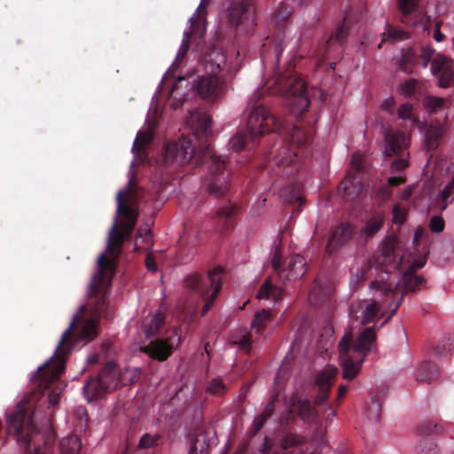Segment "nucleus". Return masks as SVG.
<instances>
[{
  "label": "nucleus",
  "instance_id": "64",
  "mask_svg": "<svg viewBox=\"0 0 454 454\" xmlns=\"http://www.w3.org/2000/svg\"><path fill=\"white\" fill-rule=\"evenodd\" d=\"M348 387L344 385H340L338 388L337 398L341 399L347 393Z\"/></svg>",
  "mask_w": 454,
  "mask_h": 454
},
{
  "label": "nucleus",
  "instance_id": "32",
  "mask_svg": "<svg viewBox=\"0 0 454 454\" xmlns=\"http://www.w3.org/2000/svg\"><path fill=\"white\" fill-rule=\"evenodd\" d=\"M273 297L275 301L280 299L281 297V291L277 290L275 286L270 283V279H266L264 283L262 285L260 289L258 290L256 294V298L259 300L262 299H269L270 297Z\"/></svg>",
  "mask_w": 454,
  "mask_h": 454
},
{
  "label": "nucleus",
  "instance_id": "37",
  "mask_svg": "<svg viewBox=\"0 0 454 454\" xmlns=\"http://www.w3.org/2000/svg\"><path fill=\"white\" fill-rule=\"evenodd\" d=\"M400 89L405 97H412L420 89L419 82L414 78L408 79L401 84Z\"/></svg>",
  "mask_w": 454,
  "mask_h": 454
},
{
  "label": "nucleus",
  "instance_id": "49",
  "mask_svg": "<svg viewBox=\"0 0 454 454\" xmlns=\"http://www.w3.org/2000/svg\"><path fill=\"white\" fill-rule=\"evenodd\" d=\"M232 343L238 345L240 349L248 353L252 345L251 335L250 333L243 334L239 340H232Z\"/></svg>",
  "mask_w": 454,
  "mask_h": 454
},
{
  "label": "nucleus",
  "instance_id": "6",
  "mask_svg": "<svg viewBox=\"0 0 454 454\" xmlns=\"http://www.w3.org/2000/svg\"><path fill=\"white\" fill-rule=\"evenodd\" d=\"M205 67L210 72L208 75L198 77L194 87L198 94L207 99H215L221 95L223 90V82L216 76L226 63V57L221 49L212 47L204 55Z\"/></svg>",
  "mask_w": 454,
  "mask_h": 454
},
{
  "label": "nucleus",
  "instance_id": "26",
  "mask_svg": "<svg viewBox=\"0 0 454 454\" xmlns=\"http://www.w3.org/2000/svg\"><path fill=\"white\" fill-rule=\"evenodd\" d=\"M454 176L449 182L442 191L437 195L434 201L433 202V207L435 210L444 211L447 207L454 201Z\"/></svg>",
  "mask_w": 454,
  "mask_h": 454
},
{
  "label": "nucleus",
  "instance_id": "3",
  "mask_svg": "<svg viewBox=\"0 0 454 454\" xmlns=\"http://www.w3.org/2000/svg\"><path fill=\"white\" fill-rule=\"evenodd\" d=\"M7 433L15 437L18 444L24 449V454L54 453V434L40 432L27 409H19L8 418Z\"/></svg>",
  "mask_w": 454,
  "mask_h": 454
},
{
  "label": "nucleus",
  "instance_id": "36",
  "mask_svg": "<svg viewBox=\"0 0 454 454\" xmlns=\"http://www.w3.org/2000/svg\"><path fill=\"white\" fill-rule=\"evenodd\" d=\"M185 82V79L184 77H180L178 81H176L170 90L169 93V98L173 99L171 106L174 109H177L183 106L184 98L183 94H178L177 90L178 86L181 82Z\"/></svg>",
  "mask_w": 454,
  "mask_h": 454
},
{
  "label": "nucleus",
  "instance_id": "61",
  "mask_svg": "<svg viewBox=\"0 0 454 454\" xmlns=\"http://www.w3.org/2000/svg\"><path fill=\"white\" fill-rule=\"evenodd\" d=\"M425 264H426V259H421V260L413 262L409 266L408 269H414V273H415L418 269L423 268Z\"/></svg>",
  "mask_w": 454,
  "mask_h": 454
},
{
  "label": "nucleus",
  "instance_id": "10",
  "mask_svg": "<svg viewBox=\"0 0 454 454\" xmlns=\"http://www.w3.org/2000/svg\"><path fill=\"white\" fill-rule=\"evenodd\" d=\"M247 129L249 138L255 142L266 134L280 131L281 122L264 106L258 105L253 107L247 117Z\"/></svg>",
  "mask_w": 454,
  "mask_h": 454
},
{
  "label": "nucleus",
  "instance_id": "4",
  "mask_svg": "<svg viewBox=\"0 0 454 454\" xmlns=\"http://www.w3.org/2000/svg\"><path fill=\"white\" fill-rule=\"evenodd\" d=\"M377 335L372 327L364 328L351 347L352 335L346 334L339 343L342 376L351 380L358 374L361 364L369 352L375 348Z\"/></svg>",
  "mask_w": 454,
  "mask_h": 454
},
{
  "label": "nucleus",
  "instance_id": "20",
  "mask_svg": "<svg viewBox=\"0 0 454 454\" xmlns=\"http://www.w3.org/2000/svg\"><path fill=\"white\" fill-rule=\"evenodd\" d=\"M355 234V227L348 223H341L332 231L325 251L333 254L346 245Z\"/></svg>",
  "mask_w": 454,
  "mask_h": 454
},
{
  "label": "nucleus",
  "instance_id": "33",
  "mask_svg": "<svg viewBox=\"0 0 454 454\" xmlns=\"http://www.w3.org/2000/svg\"><path fill=\"white\" fill-rule=\"evenodd\" d=\"M271 318V313L270 310L262 309L254 315L252 322V330L256 333H261L265 328L266 322Z\"/></svg>",
  "mask_w": 454,
  "mask_h": 454
},
{
  "label": "nucleus",
  "instance_id": "59",
  "mask_svg": "<svg viewBox=\"0 0 454 454\" xmlns=\"http://www.w3.org/2000/svg\"><path fill=\"white\" fill-rule=\"evenodd\" d=\"M434 354L437 356H445V346L443 344H437L433 347Z\"/></svg>",
  "mask_w": 454,
  "mask_h": 454
},
{
  "label": "nucleus",
  "instance_id": "14",
  "mask_svg": "<svg viewBox=\"0 0 454 454\" xmlns=\"http://www.w3.org/2000/svg\"><path fill=\"white\" fill-rule=\"evenodd\" d=\"M403 260V254L399 240L393 236L387 237L382 241L380 254L376 256L377 263L387 267L386 271L401 270Z\"/></svg>",
  "mask_w": 454,
  "mask_h": 454
},
{
  "label": "nucleus",
  "instance_id": "48",
  "mask_svg": "<svg viewBox=\"0 0 454 454\" xmlns=\"http://www.w3.org/2000/svg\"><path fill=\"white\" fill-rule=\"evenodd\" d=\"M397 2L400 12L405 16L411 14L418 6V0H398Z\"/></svg>",
  "mask_w": 454,
  "mask_h": 454
},
{
  "label": "nucleus",
  "instance_id": "39",
  "mask_svg": "<svg viewBox=\"0 0 454 454\" xmlns=\"http://www.w3.org/2000/svg\"><path fill=\"white\" fill-rule=\"evenodd\" d=\"M381 414V404L376 398H372L367 405L366 415L370 420L377 421Z\"/></svg>",
  "mask_w": 454,
  "mask_h": 454
},
{
  "label": "nucleus",
  "instance_id": "23",
  "mask_svg": "<svg viewBox=\"0 0 454 454\" xmlns=\"http://www.w3.org/2000/svg\"><path fill=\"white\" fill-rule=\"evenodd\" d=\"M237 207L228 202V204L221 207L215 215V222L217 228L221 231H230L233 230L235 225V215Z\"/></svg>",
  "mask_w": 454,
  "mask_h": 454
},
{
  "label": "nucleus",
  "instance_id": "9",
  "mask_svg": "<svg viewBox=\"0 0 454 454\" xmlns=\"http://www.w3.org/2000/svg\"><path fill=\"white\" fill-rule=\"evenodd\" d=\"M121 372L114 362L106 363L96 377H90L83 387V394L89 402L103 397L120 384Z\"/></svg>",
  "mask_w": 454,
  "mask_h": 454
},
{
  "label": "nucleus",
  "instance_id": "47",
  "mask_svg": "<svg viewBox=\"0 0 454 454\" xmlns=\"http://www.w3.org/2000/svg\"><path fill=\"white\" fill-rule=\"evenodd\" d=\"M247 143V136L243 133L236 134L230 141V146L233 151L239 152L245 148Z\"/></svg>",
  "mask_w": 454,
  "mask_h": 454
},
{
  "label": "nucleus",
  "instance_id": "51",
  "mask_svg": "<svg viewBox=\"0 0 454 454\" xmlns=\"http://www.w3.org/2000/svg\"><path fill=\"white\" fill-rule=\"evenodd\" d=\"M430 230L433 232H441L444 229V221L441 216H433L429 224Z\"/></svg>",
  "mask_w": 454,
  "mask_h": 454
},
{
  "label": "nucleus",
  "instance_id": "12",
  "mask_svg": "<svg viewBox=\"0 0 454 454\" xmlns=\"http://www.w3.org/2000/svg\"><path fill=\"white\" fill-rule=\"evenodd\" d=\"M309 138L307 132L294 128L291 135V143L281 142L278 148L270 153V161L279 167L289 166L298 157V147L305 146Z\"/></svg>",
  "mask_w": 454,
  "mask_h": 454
},
{
  "label": "nucleus",
  "instance_id": "19",
  "mask_svg": "<svg viewBox=\"0 0 454 454\" xmlns=\"http://www.w3.org/2000/svg\"><path fill=\"white\" fill-rule=\"evenodd\" d=\"M337 373V368L333 366H326L317 376L316 385L318 387V391L315 398V403L317 405H321L327 401Z\"/></svg>",
  "mask_w": 454,
  "mask_h": 454
},
{
  "label": "nucleus",
  "instance_id": "46",
  "mask_svg": "<svg viewBox=\"0 0 454 454\" xmlns=\"http://www.w3.org/2000/svg\"><path fill=\"white\" fill-rule=\"evenodd\" d=\"M434 54V49L430 46V45H427V46H423L421 48V51H420V53L419 55V59H420V64H421V67L426 68L427 67L428 64L432 61L434 59L433 56Z\"/></svg>",
  "mask_w": 454,
  "mask_h": 454
},
{
  "label": "nucleus",
  "instance_id": "57",
  "mask_svg": "<svg viewBox=\"0 0 454 454\" xmlns=\"http://www.w3.org/2000/svg\"><path fill=\"white\" fill-rule=\"evenodd\" d=\"M404 181H405L404 177H402V176H392V177L388 178L387 184L390 186H398L401 184H403Z\"/></svg>",
  "mask_w": 454,
  "mask_h": 454
},
{
  "label": "nucleus",
  "instance_id": "27",
  "mask_svg": "<svg viewBox=\"0 0 454 454\" xmlns=\"http://www.w3.org/2000/svg\"><path fill=\"white\" fill-rule=\"evenodd\" d=\"M164 325V315L157 312L151 317H146L143 322V330L147 338H151L160 333Z\"/></svg>",
  "mask_w": 454,
  "mask_h": 454
},
{
  "label": "nucleus",
  "instance_id": "2",
  "mask_svg": "<svg viewBox=\"0 0 454 454\" xmlns=\"http://www.w3.org/2000/svg\"><path fill=\"white\" fill-rule=\"evenodd\" d=\"M192 126V137L182 136L177 141L166 145L163 153V163L169 167L174 163L186 165L194 162L199 166L208 163L210 178L207 189L210 194L215 197H223L229 191L228 164L224 159L216 156L207 142V135L210 132L211 117L206 112L195 111L191 113Z\"/></svg>",
  "mask_w": 454,
  "mask_h": 454
},
{
  "label": "nucleus",
  "instance_id": "13",
  "mask_svg": "<svg viewBox=\"0 0 454 454\" xmlns=\"http://www.w3.org/2000/svg\"><path fill=\"white\" fill-rule=\"evenodd\" d=\"M228 20L231 26L249 33L256 26L254 0H241L231 4L228 12Z\"/></svg>",
  "mask_w": 454,
  "mask_h": 454
},
{
  "label": "nucleus",
  "instance_id": "54",
  "mask_svg": "<svg viewBox=\"0 0 454 454\" xmlns=\"http://www.w3.org/2000/svg\"><path fill=\"white\" fill-rule=\"evenodd\" d=\"M393 218L394 222L396 223H403L405 221L404 213L397 206L393 209Z\"/></svg>",
  "mask_w": 454,
  "mask_h": 454
},
{
  "label": "nucleus",
  "instance_id": "11",
  "mask_svg": "<svg viewBox=\"0 0 454 454\" xmlns=\"http://www.w3.org/2000/svg\"><path fill=\"white\" fill-rule=\"evenodd\" d=\"M384 140L386 157H397L390 165L391 171L396 173L404 170L409 166V137L400 130H387L384 134Z\"/></svg>",
  "mask_w": 454,
  "mask_h": 454
},
{
  "label": "nucleus",
  "instance_id": "28",
  "mask_svg": "<svg viewBox=\"0 0 454 454\" xmlns=\"http://www.w3.org/2000/svg\"><path fill=\"white\" fill-rule=\"evenodd\" d=\"M442 129L441 126L430 125L425 134V144L428 152L437 148L442 137Z\"/></svg>",
  "mask_w": 454,
  "mask_h": 454
},
{
  "label": "nucleus",
  "instance_id": "55",
  "mask_svg": "<svg viewBox=\"0 0 454 454\" xmlns=\"http://www.w3.org/2000/svg\"><path fill=\"white\" fill-rule=\"evenodd\" d=\"M275 400H272L270 401V403H268L262 412L261 413V415L265 418L266 419H268L274 412V410H275Z\"/></svg>",
  "mask_w": 454,
  "mask_h": 454
},
{
  "label": "nucleus",
  "instance_id": "1",
  "mask_svg": "<svg viewBox=\"0 0 454 454\" xmlns=\"http://www.w3.org/2000/svg\"><path fill=\"white\" fill-rule=\"evenodd\" d=\"M132 186L133 179H130L129 188L125 192L119 191L116 196L117 215L121 221L115 217L108 233L106 253L109 257L102 254L98 259V269L90 286V317L82 319L86 311L84 306L80 308V314L74 316L51 360L40 366L33 376V382L40 388H49L52 382L60 378L65 372L69 353L94 340L98 334L99 319L108 318L112 315L108 295L114 275V261L120 256L124 241L130 238L138 217L137 208L129 203Z\"/></svg>",
  "mask_w": 454,
  "mask_h": 454
},
{
  "label": "nucleus",
  "instance_id": "30",
  "mask_svg": "<svg viewBox=\"0 0 454 454\" xmlns=\"http://www.w3.org/2000/svg\"><path fill=\"white\" fill-rule=\"evenodd\" d=\"M383 224L384 217L382 215H373L366 221L364 227L362 230V234L364 236L365 239L368 240L382 228Z\"/></svg>",
  "mask_w": 454,
  "mask_h": 454
},
{
  "label": "nucleus",
  "instance_id": "22",
  "mask_svg": "<svg viewBox=\"0 0 454 454\" xmlns=\"http://www.w3.org/2000/svg\"><path fill=\"white\" fill-rule=\"evenodd\" d=\"M291 412H295L305 422L311 423L316 419L317 411L309 400L293 395L291 398Z\"/></svg>",
  "mask_w": 454,
  "mask_h": 454
},
{
  "label": "nucleus",
  "instance_id": "50",
  "mask_svg": "<svg viewBox=\"0 0 454 454\" xmlns=\"http://www.w3.org/2000/svg\"><path fill=\"white\" fill-rule=\"evenodd\" d=\"M387 36L394 41L403 40L408 38L407 33L399 28L389 27L387 29Z\"/></svg>",
  "mask_w": 454,
  "mask_h": 454
},
{
  "label": "nucleus",
  "instance_id": "58",
  "mask_svg": "<svg viewBox=\"0 0 454 454\" xmlns=\"http://www.w3.org/2000/svg\"><path fill=\"white\" fill-rule=\"evenodd\" d=\"M351 163L358 171H362L364 169V166L359 156L354 155L352 157Z\"/></svg>",
  "mask_w": 454,
  "mask_h": 454
},
{
  "label": "nucleus",
  "instance_id": "21",
  "mask_svg": "<svg viewBox=\"0 0 454 454\" xmlns=\"http://www.w3.org/2000/svg\"><path fill=\"white\" fill-rule=\"evenodd\" d=\"M173 344L168 339L160 338L151 340L147 345L140 348L141 352L160 362L167 360L173 353Z\"/></svg>",
  "mask_w": 454,
  "mask_h": 454
},
{
  "label": "nucleus",
  "instance_id": "60",
  "mask_svg": "<svg viewBox=\"0 0 454 454\" xmlns=\"http://www.w3.org/2000/svg\"><path fill=\"white\" fill-rule=\"evenodd\" d=\"M444 37L445 35L441 32L440 24L438 23L434 32V39L436 42H442L443 41Z\"/></svg>",
  "mask_w": 454,
  "mask_h": 454
},
{
  "label": "nucleus",
  "instance_id": "29",
  "mask_svg": "<svg viewBox=\"0 0 454 454\" xmlns=\"http://www.w3.org/2000/svg\"><path fill=\"white\" fill-rule=\"evenodd\" d=\"M81 447V440L75 434L68 435L61 439L59 442L61 454H78Z\"/></svg>",
  "mask_w": 454,
  "mask_h": 454
},
{
  "label": "nucleus",
  "instance_id": "7",
  "mask_svg": "<svg viewBox=\"0 0 454 454\" xmlns=\"http://www.w3.org/2000/svg\"><path fill=\"white\" fill-rule=\"evenodd\" d=\"M223 273V269L218 266L209 270L207 276L193 272L184 279V286L205 301L201 311L202 316L209 311L222 288L221 276Z\"/></svg>",
  "mask_w": 454,
  "mask_h": 454
},
{
  "label": "nucleus",
  "instance_id": "18",
  "mask_svg": "<svg viewBox=\"0 0 454 454\" xmlns=\"http://www.w3.org/2000/svg\"><path fill=\"white\" fill-rule=\"evenodd\" d=\"M431 72L438 79V86L449 88L454 85L453 61L450 58L438 54L431 64Z\"/></svg>",
  "mask_w": 454,
  "mask_h": 454
},
{
  "label": "nucleus",
  "instance_id": "62",
  "mask_svg": "<svg viewBox=\"0 0 454 454\" xmlns=\"http://www.w3.org/2000/svg\"><path fill=\"white\" fill-rule=\"evenodd\" d=\"M50 403L54 406L56 405L59 401V394H56L54 392L50 393L48 396Z\"/></svg>",
  "mask_w": 454,
  "mask_h": 454
},
{
  "label": "nucleus",
  "instance_id": "38",
  "mask_svg": "<svg viewBox=\"0 0 454 454\" xmlns=\"http://www.w3.org/2000/svg\"><path fill=\"white\" fill-rule=\"evenodd\" d=\"M418 454H438V449L432 438H425L417 447Z\"/></svg>",
  "mask_w": 454,
  "mask_h": 454
},
{
  "label": "nucleus",
  "instance_id": "42",
  "mask_svg": "<svg viewBox=\"0 0 454 454\" xmlns=\"http://www.w3.org/2000/svg\"><path fill=\"white\" fill-rule=\"evenodd\" d=\"M305 442L304 437L296 434H287L282 439V447L284 450L302 445Z\"/></svg>",
  "mask_w": 454,
  "mask_h": 454
},
{
  "label": "nucleus",
  "instance_id": "35",
  "mask_svg": "<svg viewBox=\"0 0 454 454\" xmlns=\"http://www.w3.org/2000/svg\"><path fill=\"white\" fill-rule=\"evenodd\" d=\"M162 442V434H144L138 442L139 449H151L157 447Z\"/></svg>",
  "mask_w": 454,
  "mask_h": 454
},
{
  "label": "nucleus",
  "instance_id": "24",
  "mask_svg": "<svg viewBox=\"0 0 454 454\" xmlns=\"http://www.w3.org/2000/svg\"><path fill=\"white\" fill-rule=\"evenodd\" d=\"M191 446L189 454H206L208 449V437L206 432L200 428H194L189 434Z\"/></svg>",
  "mask_w": 454,
  "mask_h": 454
},
{
  "label": "nucleus",
  "instance_id": "53",
  "mask_svg": "<svg viewBox=\"0 0 454 454\" xmlns=\"http://www.w3.org/2000/svg\"><path fill=\"white\" fill-rule=\"evenodd\" d=\"M137 237L142 238L144 242L149 243L151 240V231L148 226H140L137 231Z\"/></svg>",
  "mask_w": 454,
  "mask_h": 454
},
{
  "label": "nucleus",
  "instance_id": "56",
  "mask_svg": "<svg viewBox=\"0 0 454 454\" xmlns=\"http://www.w3.org/2000/svg\"><path fill=\"white\" fill-rule=\"evenodd\" d=\"M145 265L148 270L150 271H156L157 270V265L155 259L153 254H148L145 257Z\"/></svg>",
  "mask_w": 454,
  "mask_h": 454
},
{
  "label": "nucleus",
  "instance_id": "16",
  "mask_svg": "<svg viewBox=\"0 0 454 454\" xmlns=\"http://www.w3.org/2000/svg\"><path fill=\"white\" fill-rule=\"evenodd\" d=\"M211 0H200V3L195 12V13L191 17V31L186 32L184 34V39L183 41L182 45L180 46L176 58V63L181 62L184 58L186 56L187 51L190 48V36L191 34H194L201 37L205 32V23H206V15H207V8Z\"/></svg>",
  "mask_w": 454,
  "mask_h": 454
},
{
  "label": "nucleus",
  "instance_id": "17",
  "mask_svg": "<svg viewBox=\"0 0 454 454\" xmlns=\"http://www.w3.org/2000/svg\"><path fill=\"white\" fill-rule=\"evenodd\" d=\"M291 15V11L285 4H280L274 12L272 21L276 24L278 31L273 35L272 47L276 61L278 62L280 56L286 47L285 27Z\"/></svg>",
  "mask_w": 454,
  "mask_h": 454
},
{
  "label": "nucleus",
  "instance_id": "34",
  "mask_svg": "<svg viewBox=\"0 0 454 454\" xmlns=\"http://www.w3.org/2000/svg\"><path fill=\"white\" fill-rule=\"evenodd\" d=\"M153 138L152 132L145 131L142 132L139 131L137 135V137L133 144V152H136L137 154H144L146 146L150 143V141Z\"/></svg>",
  "mask_w": 454,
  "mask_h": 454
},
{
  "label": "nucleus",
  "instance_id": "41",
  "mask_svg": "<svg viewBox=\"0 0 454 454\" xmlns=\"http://www.w3.org/2000/svg\"><path fill=\"white\" fill-rule=\"evenodd\" d=\"M380 310V305L379 301H373L371 304L367 305L364 311V318L362 323L363 324H369L372 322Z\"/></svg>",
  "mask_w": 454,
  "mask_h": 454
},
{
  "label": "nucleus",
  "instance_id": "31",
  "mask_svg": "<svg viewBox=\"0 0 454 454\" xmlns=\"http://www.w3.org/2000/svg\"><path fill=\"white\" fill-rule=\"evenodd\" d=\"M447 103L451 105V99L435 96H427L423 99L425 109L432 114L437 113L439 110L442 109Z\"/></svg>",
  "mask_w": 454,
  "mask_h": 454
},
{
  "label": "nucleus",
  "instance_id": "44",
  "mask_svg": "<svg viewBox=\"0 0 454 454\" xmlns=\"http://www.w3.org/2000/svg\"><path fill=\"white\" fill-rule=\"evenodd\" d=\"M349 33V27L346 23V19L338 25L335 33L331 36V40H334L339 43H342L344 39L348 36Z\"/></svg>",
  "mask_w": 454,
  "mask_h": 454
},
{
  "label": "nucleus",
  "instance_id": "15",
  "mask_svg": "<svg viewBox=\"0 0 454 454\" xmlns=\"http://www.w3.org/2000/svg\"><path fill=\"white\" fill-rule=\"evenodd\" d=\"M281 257L280 250L276 249L271 258L272 268L281 279L295 281L305 274L307 269L303 256L300 254L293 255L286 268L281 267Z\"/></svg>",
  "mask_w": 454,
  "mask_h": 454
},
{
  "label": "nucleus",
  "instance_id": "5",
  "mask_svg": "<svg viewBox=\"0 0 454 454\" xmlns=\"http://www.w3.org/2000/svg\"><path fill=\"white\" fill-rule=\"evenodd\" d=\"M269 93L281 94L286 97H294L293 105L297 106V110L304 113L309 106V99L305 82L297 75L291 64L288 65L285 72L276 74L272 82L268 81L266 83Z\"/></svg>",
  "mask_w": 454,
  "mask_h": 454
},
{
  "label": "nucleus",
  "instance_id": "25",
  "mask_svg": "<svg viewBox=\"0 0 454 454\" xmlns=\"http://www.w3.org/2000/svg\"><path fill=\"white\" fill-rule=\"evenodd\" d=\"M439 376V368L431 361H424L415 371V379L418 382L430 384Z\"/></svg>",
  "mask_w": 454,
  "mask_h": 454
},
{
  "label": "nucleus",
  "instance_id": "52",
  "mask_svg": "<svg viewBox=\"0 0 454 454\" xmlns=\"http://www.w3.org/2000/svg\"><path fill=\"white\" fill-rule=\"evenodd\" d=\"M268 419L263 418L261 414L256 416L252 424V434H256L264 426Z\"/></svg>",
  "mask_w": 454,
  "mask_h": 454
},
{
  "label": "nucleus",
  "instance_id": "43",
  "mask_svg": "<svg viewBox=\"0 0 454 454\" xmlns=\"http://www.w3.org/2000/svg\"><path fill=\"white\" fill-rule=\"evenodd\" d=\"M397 114L400 119L409 120L413 124H417L419 122L416 116L412 114V106L411 104H403L399 106L397 110Z\"/></svg>",
  "mask_w": 454,
  "mask_h": 454
},
{
  "label": "nucleus",
  "instance_id": "63",
  "mask_svg": "<svg viewBox=\"0 0 454 454\" xmlns=\"http://www.w3.org/2000/svg\"><path fill=\"white\" fill-rule=\"evenodd\" d=\"M352 184V180L350 177H346L345 180H343L340 184V185L343 187L344 189V192L345 194H348V189H349V186Z\"/></svg>",
  "mask_w": 454,
  "mask_h": 454
},
{
  "label": "nucleus",
  "instance_id": "45",
  "mask_svg": "<svg viewBox=\"0 0 454 454\" xmlns=\"http://www.w3.org/2000/svg\"><path fill=\"white\" fill-rule=\"evenodd\" d=\"M207 391L211 395H223L226 391V387L220 378H215L209 383Z\"/></svg>",
  "mask_w": 454,
  "mask_h": 454
},
{
  "label": "nucleus",
  "instance_id": "8",
  "mask_svg": "<svg viewBox=\"0 0 454 454\" xmlns=\"http://www.w3.org/2000/svg\"><path fill=\"white\" fill-rule=\"evenodd\" d=\"M402 282L403 294L402 296L396 301V292L387 283L374 280L370 285L372 289L380 292V295L384 297V301H382L384 304L389 301V304L386 305L390 312L389 317H393L399 309L403 301V294L409 292H415L416 290H419L425 285L426 280L422 276L416 275V273H414V269H407L403 272Z\"/></svg>",
  "mask_w": 454,
  "mask_h": 454
},
{
  "label": "nucleus",
  "instance_id": "40",
  "mask_svg": "<svg viewBox=\"0 0 454 454\" xmlns=\"http://www.w3.org/2000/svg\"><path fill=\"white\" fill-rule=\"evenodd\" d=\"M400 70L406 74H411L415 66L414 54L411 52H406L403 54L401 59L398 62Z\"/></svg>",
  "mask_w": 454,
  "mask_h": 454
}]
</instances>
